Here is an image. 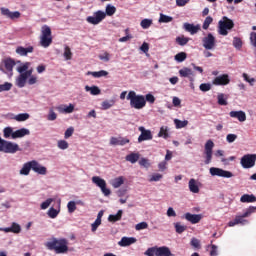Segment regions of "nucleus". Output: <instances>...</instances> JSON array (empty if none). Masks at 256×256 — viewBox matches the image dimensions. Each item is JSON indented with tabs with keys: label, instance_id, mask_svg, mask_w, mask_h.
<instances>
[{
	"label": "nucleus",
	"instance_id": "1",
	"mask_svg": "<svg viewBox=\"0 0 256 256\" xmlns=\"http://www.w3.org/2000/svg\"><path fill=\"white\" fill-rule=\"evenodd\" d=\"M116 12H117V8H115V6L113 5L108 4L106 6V12L98 10L94 12L93 16H88L86 18V21L91 25H99V23H101V21H103V19H105L107 15L108 17H112V15H115Z\"/></svg>",
	"mask_w": 256,
	"mask_h": 256
},
{
	"label": "nucleus",
	"instance_id": "2",
	"mask_svg": "<svg viewBox=\"0 0 256 256\" xmlns=\"http://www.w3.org/2000/svg\"><path fill=\"white\" fill-rule=\"evenodd\" d=\"M44 246L48 251H54L56 255H61L65 253V238H49L45 243Z\"/></svg>",
	"mask_w": 256,
	"mask_h": 256
},
{
	"label": "nucleus",
	"instance_id": "3",
	"mask_svg": "<svg viewBox=\"0 0 256 256\" xmlns=\"http://www.w3.org/2000/svg\"><path fill=\"white\" fill-rule=\"evenodd\" d=\"M126 99L130 101V107H132V109H143V107L147 105V100H145V96L137 95L135 91H130Z\"/></svg>",
	"mask_w": 256,
	"mask_h": 256
},
{
	"label": "nucleus",
	"instance_id": "4",
	"mask_svg": "<svg viewBox=\"0 0 256 256\" xmlns=\"http://www.w3.org/2000/svg\"><path fill=\"white\" fill-rule=\"evenodd\" d=\"M1 151L3 153H10L11 155H14V153H17V151H21V148H19V144L15 142L3 140Z\"/></svg>",
	"mask_w": 256,
	"mask_h": 256
},
{
	"label": "nucleus",
	"instance_id": "5",
	"mask_svg": "<svg viewBox=\"0 0 256 256\" xmlns=\"http://www.w3.org/2000/svg\"><path fill=\"white\" fill-rule=\"evenodd\" d=\"M202 46L206 51H213L217 47V40L213 34L209 33L207 36L202 38Z\"/></svg>",
	"mask_w": 256,
	"mask_h": 256
},
{
	"label": "nucleus",
	"instance_id": "6",
	"mask_svg": "<svg viewBox=\"0 0 256 256\" xmlns=\"http://www.w3.org/2000/svg\"><path fill=\"white\" fill-rule=\"evenodd\" d=\"M92 183H94V185H96L101 189L105 197H109V195H111V190L107 188V182L101 177L99 176L92 177Z\"/></svg>",
	"mask_w": 256,
	"mask_h": 256
},
{
	"label": "nucleus",
	"instance_id": "7",
	"mask_svg": "<svg viewBox=\"0 0 256 256\" xmlns=\"http://www.w3.org/2000/svg\"><path fill=\"white\" fill-rule=\"evenodd\" d=\"M255 162L256 154H245L240 160V165H242L243 169H251L255 167Z\"/></svg>",
	"mask_w": 256,
	"mask_h": 256
},
{
	"label": "nucleus",
	"instance_id": "8",
	"mask_svg": "<svg viewBox=\"0 0 256 256\" xmlns=\"http://www.w3.org/2000/svg\"><path fill=\"white\" fill-rule=\"evenodd\" d=\"M3 65L4 67H0V71H2V73H5L9 78L13 77V67L17 65L15 60L7 58L3 61Z\"/></svg>",
	"mask_w": 256,
	"mask_h": 256
},
{
	"label": "nucleus",
	"instance_id": "9",
	"mask_svg": "<svg viewBox=\"0 0 256 256\" xmlns=\"http://www.w3.org/2000/svg\"><path fill=\"white\" fill-rule=\"evenodd\" d=\"M213 147H215V143L213 140H208L204 146V155H205V165H209L213 159Z\"/></svg>",
	"mask_w": 256,
	"mask_h": 256
},
{
	"label": "nucleus",
	"instance_id": "10",
	"mask_svg": "<svg viewBox=\"0 0 256 256\" xmlns=\"http://www.w3.org/2000/svg\"><path fill=\"white\" fill-rule=\"evenodd\" d=\"M210 175H212V177H223L224 179H231V177H233V172L217 167H211Z\"/></svg>",
	"mask_w": 256,
	"mask_h": 256
},
{
	"label": "nucleus",
	"instance_id": "11",
	"mask_svg": "<svg viewBox=\"0 0 256 256\" xmlns=\"http://www.w3.org/2000/svg\"><path fill=\"white\" fill-rule=\"evenodd\" d=\"M233 27H235V23L233 22V20L229 19L226 16H224L222 20L219 21L220 33H227V31H231Z\"/></svg>",
	"mask_w": 256,
	"mask_h": 256
},
{
	"label": "nucleus",
	"instance_id": "12",
	"mask_svg": "<svg viewBox=\"0 0 256 256\" xmlns=\"http://www.w3.org/2000/svg\"><path fill=\"white\" fill-rule=\"evenodd\" d=\"M138 130L141 132L140 136L138 137V143H143V141H151V139H153L151 130H146L143 126H140Z\"/></svg>",
	"mask_w": 256,
	"mask_h": 256
},
{
	"label": "nucleus",
	"instance_id": "13",
	"mask_svg": "<svg viewBox=\"0 0 256 256\" xmlns=\"http://www.w3.org/2000/svg\"><path fill=\"white\" fill-rule=\"evenodd\" d=\"M213 85L217 86H225L229 85L231 83V79L229 78L228 74H222L220 76H217L213 81Z\"/></svg>",
	"mask_w": 256,
	"mask_h": 256
},
{
	"label": "nucleus",
	"instance_id": "14",
	"mask_svg": "<svg viewBox=\"0 0 256 256\" xmlns=\"http://www.w3.org/2000/svg\"><path fill=\"white\" fill-rule=\"evenodd\" d=\"M32 170L34 173H37V175H47V168L43 165H41L37 160L31 161Z\"/></svg>",
	"mask_w": 256,
	"mask_h": 256
},
{
	"label": "nucleus",
	"instance_id": "15",
	"mask_svg": "<svg viewBox=\"0 0 256 256\" xmlns=\"http://www.w3.org/2000/svg\"><path fill=\"white\" fill-rule=\"evenodd\" d=\"M0 11H1V15H3L4 17H7L8 19L14 20V19H19V17H21V12L19 11L11 12V10L5 7H2Z\"/></svg>",
	"mask_w": 256,
	"mask_h": 256
},
{
	"label": "nucleus",
	"instance_id": "16",
	"mask_svg": "<svg viewBox=\"0 0 256 256\" xmlns=\"http://www.w3.org/2000/svg\"><path fill=\"white\" fill-rule=\"evenodd\" d=\"M51 43H53V36H51V33H42V35L40 36L41 47L47 49V47H49Z\"/></svg>",
	"mask_w": 256,
	"mask_h": 256
},
{
	"label": "nucleus",
	"instance_id": "17",
	"mask_svg": "<svg viewBox=\"0 0 256 256\" xmlns=\"http://www.w3.org/2000/svg\"><path fill=\"white\" fill-rule=\"evenodd\" d=\"M15 51H16V54L19 55L20 57H27L29 53H33V51H35V48L33 46H28V47L18 46Z\"/></svg>",
	"mask_w": 256,
	"mask_h": 256
},
{
	"label": "nucleus",
	"instance_id": "18",
	"mask_svg": "<svg viewBox=\"0 0 256 256\" xmlns=\"http://www.w3.org/2000/svg\"><path fill=\"white\" fill-rule=\"evenodd\" d=\"M229 116L232 117V119H238L240 123H245V121H247V114H245L243 110L231 111Z\"/></svg>",
	"mask_w": 256,
	"mask_h": 256
},
{
	"label": "nucleus",
	"instance_id": "19",
	"mask_svg": "<svg viewBox=\"0 0 256 256\" xmlns=\"http://www.w3.org/2000/svg\"><path fill=\"white\" fill-rule=\"evenodd\" d=\"M134 243H137V238L134 237H122L121 240L118 242V245L120 247H129L133 245Z\"/></svg>",
	"mask_w": 256,
	"mask_h": 256
},
{
	"label": "nucleus",
	"instance_id": "20",
	"mask_svg": "<svg viewBox=\"0 0 256 256\" xmlns=\"http://www.w3.org/2000/svg\"><path fill=\"white\" fill-rule=\"evenodd\" d=\"M183 29L187 33H199V31H201V25H199V24L194 25V24H190V23H184L183 24Z\"/></svg>",
	"mask_w": 256,
	"mask_h": 256
},
{
	"label": "nucleus",
	"instance_id": "21",
	"mask_svg": "<svg viewBox=\"0 0 256 256\" xmlns=\"http://www.w3.org/2000/svg\"><path fill=\"white\" fill-rule=\"evenodd\" d=\"M186 221H189L190 223H192V225H195L197 223H199V221H201L202 216L201 214H191V213H186L184 215Z\"/></svg>",
	"mask_w": 256,
	"mask_h": 256
},
{
	"label": "nucleus",
	"instance_id": "22",
	"mask_svg": "<svg viewBox=\"0 0 256 256\" xmlns=\"http://www.w3.org/2000/svg\"><path fill=\"white\" fill-rule=\"evenodd\" d=\"M127 143H130V140L125 137H111L110 139V145H127Z\"/></svg>",
	"mask_w": 256,
	"mask_h": 256
},
{
	"label": "nucleus",
	"instance_id": "23",
	"mask_svg": "<svg viewBox=\"0 0 256 256\" xmlns=\"http://www.w3.org/2000/svg\"><path fill=\"white\" fill-rule=\"evenodd\" d=\"M26 135H31V131L27 128H20L13 133V139H22Z\"/></svg>",
	"mask_w": 256,
	"mask_h": 256
},
{
	"label": "nucleus",
	"instance_id": "24",
	"mask_svg": "<svg viewBox=\"0 0 256 256\" xmlns=\"http://www.w3.org/2000/svg\"><path fill=\"white\" fill-rule=\"evenodd\" d=\"M249 223V220H246L241 215L236 216L234 220L230 221L228 223V227H235V225H247Z\"/></svg>",
	"mask_w": 256,
	"mask_h": 256
},
{
	"label": "nucleus",
	"instance_id": "25",
	"mask_svg": "<svg viewBox=\"0 0 256 256\" xmlns=\"http://www.w3.org/2000/svg\"><path fill=\"white\" fill-rule=\"evenodd\" d=\"M156 256H173L171 249L167 246L157 247Z\"/></svg>",
	"mask_w": 256,
	"mask_h": 256
},
{
	"label": "nucleus",
	"instance_id": "26",
	"mask_svg": "<svg viewBox=\"0 0 256 256\" xmlns=\"http://www.w3.org/2000/svg\"><path fill=\"white\" fill-rule=\"evenodd\" d=\"M29 117H31L29 113H20L17 115H12L11 119H13L14 121H17L18 123H23L27 121Z\"/></svg>",
	"mask_w": 256,
	"mask_h": 256
},
{
	"label": "nucleus",
	"instance_id": "27",
	"mask_svg": "<svg viewBox=\"0 0 256 256\" xmlns=\"http://www.w3.org/2000/svg\"><path fill=\"white\" fill-rule=\"evenodd\" d=\"M31 169H32L31 161L26 162L23 164L22 168L20 169L19 174L27 176L29 175V173H31Z\"/></svg>",
	"mask_w": 256,
	"mask_h": 256
},
{
	"label": "nucleus",
	"instance_id": "28",
	"mask_svg": "<svg viewBox=\"0 0 256 256\" xmlns=\"http://www.w3.org/2000/svg\"><path fill=\"white\" fill-rule=\"evenodd\" d=\"M241 203H255L256 202V196L253 194H244L240 198Z\"/></svg>",
	"mask_w": 256,
	"mask_h": 256
},
{
	"label": "nucleus",
	"instance_id": "29",
	"mask_svg": "<svg viewBox=\"0 0 256 256\" xmlns=\"http://www.w3.org/2000/svg\"><path fill=\"white\" fill-rule=\"evenodd\" d=\"M27 83V76L25 74H20L16 79V85L19 89H23Z\"/></svg>",
	"mask_w": 256,
	"mask_h": 256
},
{
	"label": "nucleus",
	"instance_id": "30",
	"mask_svg": "<svg viewBox=\"0 0 256 256\" xmlns=\"http://www.w3.org/2000/svg\"><path fill=\"white\" fill-rule=\"evenodd\" d=\"M121 217H123V210H118L115 215H109L108 221H110V223H117V221H121Z\"/></svg>",
	"mask_w": 256,
	"mask_h": 256
},
{
	"label": "nucleus",
	"instance_id": "31",
	"mask_svg": "<svg viewBox=\"0 0 256 256\" xmlns=\"http://www.w3.org/2000/svg\"><path fill=\"white\" fill-rule=\"evenodd\" d=\"M139 153L132 152L126 156V161H129V163H137L139 161Z\"/></svg>",
	"mask_w": 256,
	"mask_h": 256
},
{
	"label": "nucleus",
	"instance_id": "32",
	"mask_svg": "<svg viewBox=\"0 0 256 256\" xmlns=\"http://www.w3.org/2000/svg\"><path fill=\"white\" fill-rule=\"evenodd\" d=\"M29 67H31V63L25 62L23 64H20V66H17L16 71L20 73V75H23V73H26Z\"/></svg>",
	"mask_w": 256,
	"mask_h": 256
},
{
	"label": "nucleus",
	"instance_id": "33",
	"mask_svg": "<svg viewBox=\"0 0 256 256\" xmlns=\"http://www.w3.org/2000/svg\"><path fill=\"white\" fill-rule=\"evenodd\" d=\"M189 190L191 193H199V186L197 185V181L193 178L189 181Z\"/></svg>",
	"mask_w": 256,
	"mask_h": 256
},
{
	"label": "nucleus",
	"instance_id": "34",
	"mask_svg": "<svg viewBox=\"0 0 256 256\" xmlns=\"http://www.w3.org/2000/svg\"><path fill=\"white\" fill-rule=\"evenodd\" d=\"M232 45L237 49V51H241V49H243V40L239 37H234Z\"/></svg>",
	"mask_w": 256,
	"mask_h": 256
},
{
	"label": "nucleus",
	"instance_id": "35",
	"mask_svg": "<svg viewBox=\"0 0 256 256\" xmlns=\"http://www.w3.org/2000/svg\"><path fill=\"white\" fill-rule=\"evenodd\" d=\"M88 75H92V77H95V79H99V77H107L109 75V72L105 70H100L98 72H88Z\"/></svg>",
	"mask_w": 256,
	"mask_h": 256
},
{
	"label": "nucleus",
	"instance_id": "36",
	"mask_svg": "<svg viewBox=\"0 0 256 256\" xmlns=\"http://www.w3.org/2000/svg\"><path fill=\"white\" fill-rule=\"evenodd\" d=\"M85 91H90L91 95H100L101 89L97 86H85Z\"/></svg>",
	"mask_w": 256,
	"mask_h": 256
},
{
	"label": "nucleus",
	"instance_id": "37",
	"mask_svg": "<svg viewBox=\"0 0 256 256\" xmlns=\"http://www.w3.org/2000/svg\"><path fill=\"white\" fill-rule=\"evenodd\" d=\"M180 77H189L190 75H193V70L191 68H182L179 70Z\"/></svg>",
	"mask_w": 256,
	"mask_h": 256
},
{
	"label": "nucleus",
	"instance_id": "38",
	"mask_svg": "<svg viewBox=\"0 0 256 256\" xmlns=\"http://www.w3.org/2000/svg\"><path fill=\"white\" fill-rule=\"evenodd\" d=\"M123 183H125V180H123V176H120L113 180L112 186L114 187V189H119V187H121V185H123Z\"/></svg>",
	"mask_w": 256,
	"mask_h": 256
},
{
	"label": "nucleus",
	"instance_id": "39",
	"mask_svg": "<svg viewBox=\"0 0 256 256\" xmlns=\"http://www.w3.org/2000/svg\"><path fill=\"white\" fill-rule=\"evenodd\" d=\"M3 133L5 139H13V133H15V131H13V128L11 127H6L4 128Z\"/></svg>",
	"mask_w": 256,
	"mask_h": 256
},
{
	"label": "nucleus",
	"instance_id": "40",
	"mask_svg": "<svg viewBox=\"0 0 256 256\" xmlns=\"http://www.w3.org/2000/svg\"><path fill=\"white\" fill-rule=\"evenodd\" d=\"M11 89H13V84L11 82L0 84V93H3V91H11Z\"/></svg>",
	"mask_w": 256,
	"mask_h": 256
},
{
	"label": "nucleus",
	"instance_id": "41",
	"mask_svg": "<svg viewBox=\"0 0 256 256\" xmlns=\"http://www.w3.org/2000/svg\"><path fill=\"white\" fill-rule=\"evenodd\" d=\"M174 123L176 125V129H183L186 125H189V121L187 120L181 121L179 119H175Z\"/></svg>",
	"mask_w": 256,
	"mask_h": 256
},
{
	"label": "nucleus",
	"instance_id": "42",
	"mask_svg": "<svg viewBox=\"0 0 256 256\" xmlns=\"http://www.w3.org/2000/svg\"><path fill=\"white\" fill-rule=\"evenodd\" d=\"M68 213H75L77 211V202L70 201L67 204Z\"/></svg>",
	"mask_w": 256,
	"mask_h": 256
},
{
	"label": "nucleus",
	"instance_id": "43",
	"mask_svg": "<svg viewBox=\"0 0 256 256\" xmlns=\"http://www.w3.org/2000/svg\"><path fill=\"white\" fill-rule=\"evenodd\" d=\"M142 29H149L151 25H153V20L151 19H143L140 23Z\"/></svg>",
	"mask_w": 256,
	"mask_h": 256
},
{
	"label": "nucleus",
	"instance_id": "44",
	"mask_svg": "<svg viewBox=\"0 0 256 256\" xmlns=\"http://www.w3.org/2000/svg\"><path fill=\"white\" fill-rule=\"evenodd\" d=\"M187 59V53L185 52H180L175 55V61H178V63H183Z\"/></svg>",
	"mask_w": 256,
	"mask_h": 256
},
{
	"label": "nucleus",
	"instance_id": "45",
	"mask_svg": "<svg viewBox=\"0 0 256 256\" xmlns=\"http://www.w3.org/2000/svg\"><path fill=\"white\" fill-rule=\"evenodd\" d=\"M47 215H48V217H50V219H55L59 215V210L51 207L48 210Z\"/></svg>",
	"mask_w": 256,
	"mask_h": 256
},
{
	"label": "nucleus",
	"instance_id": "46",
	"mask_svg": "<svg viewBox=\"0 0 256 256\" xmlns=\"http://www.w3.org/2000/svg\"><path fill=\"white\" fill-rule=\"evenodd\" d=\"M217 99H218V105L225 106L228 104L227 97H225V94H223V93L218 94Z\"/></svg>",
	"mask_w": 256,
	"mask_h": 256
},
{
	"label": "nucleus",
	"instance_id": "47",
	"mask_svg": "<svg viewBox=\"0 0 256 256\" xmlns=\"http://www.w3.org/2000/svg\"><path fill=\"white\" fill-rule=\"evenodd\" d=\"M171 21H173V17L160 14L159 23H171Z\"/></svg>",
	"mask_w": 256,
	"mask_h": 256
},
{
	"label": "nucleus",
	"instance_id": "48",
	"mask_svg": "<svg viewBox=\"0 0 256 256\" xmlns=\"http://www.w3.org/2000/svg\"><path fill=\"white\" fill-rule=\"evenodd\" d=\"M176 43L181 46L187 45V43H189V38H186L185 36H178L176 38Z\"/></svg>",
	"mask_w": 256,
	"mask_h": 256
},
{
	"label": "nucleus",
	"instance_id": "49",
	"mask_svg": "<svg viewBox=\"0 0 256 256\" xmlns=\"http://www.w3.org/2000/svg\"><path fill=\"white\" fill-rule=\"evenodd\" d=\"M113 105H115V100H106V101L102 102V108L105 110L111 109V107H113Z\"/></svg>",
	"mask_w": 256,
	"mask_h": 256
},
{
	"label": "nucleus",
	"instance_id": "50",
	"mask_svg": "<svg viewBox=\"0 0 256 256\" xmlns=\"http://www.w3.org/2000/svg\"><path fill=\"white\" fill-rule=\"evenodd\" d=\"M12 233H21V225L17 222H13L10 226Z\"/></svg>",
	"mask_w": 256,
	"mask_h": 256
},
{
	"label": "nucleus",
	"instance_id": "51",
	"mask_svg": "<svg viewBox=\"0 0 256 256\" xmlns=\"http://www.w3.org/2000/svg\"><path fill=\"white\" fill-rule=\"evenodd\" d=\"M144 255H147V256H157V246L148 248L145 251Z\"/></svg>",
	"mask_w": 256,
	"mask_h": 256
},
{
	"label": "nucleus",
	"instance_id": "52",
	"mask_svg": "<svg viewBox=\"0 0 256 256\" xmlns=\"http://www.w3.org/2000/svg\"><path fill=\"white\" fill-rule=\"evenodd\" d=\"M53 203L52 198H48L46 201L42 202L40 208L42 210L49 209L50 205Z\"/></svg>",
	"mask_w": 256,
	"mask_h": 256
},
{
	"label": "nucleus",
	"instance_id": "53",
	"mask_svg": "<svg viewBox=\"0 0 256 256\" xmlns=\"http://www.w3.org/2000/svg\"><path fill=\"white\" fill-rule=\"evenodd\" d=\"M190 245L194 247V249H201V241L197 238H192L190 241Z\"/></svg>",
	"mask_w": 256,
	"mask_h": 256
},
{
	"label": "nucleus",
	"instance_id": "54",
	"mask_svg": "<svg viewBox=\"0 0 256 256\" xmlns=\"http://www.w3.org/2000/svg\"><path fill=\"white\" fill-rule=\"evenodd\" d=\"M158 137H163L164 139H168L169 138V132H167V128L161 127L160 131L158 133Z\"/></svg>",
	"mask_w": 256,
	"mask_h": 256
},
{
	"label": "nucleus",
	"instance_id": "55",
	"mask_svg": "<svg viewBox=\"0 0 256 256\" xmlns=\"http://www.w3.org/2000/svg\"><path fill=\"white\" fill-rule=\"evenodd\" d=\"M175 229H176V233L181 234V233H184V231L187 230V226H183V225H181V223L177 222L175 224Z\"/></svg>",
	"mask_w": 256,
	"mask_h": 256
},
{
	"label": "nucleus",
	"instance_id": "56",
	"mask_svg": "<svg viewBox=\"0 0 256 256\" xmlns=\"http://www.w3.org/2000/svg\"><path fill=\"white\" fill-rule=\"evenodd\" d=\"M139 165L141 167H145V169H149V167H151V163L149 162V159H147V158H142L139 161Z\"/></svg>",
	"mask_w": 256,
	"mask_h": 256
},
{
	"label": "nucleus",
	"instance_id": "57",
	"mask_svg": "<svg viewBox=\"0 0 256 256\" xmlns=\"http://www.w3.org/2000/svg\"><path fill=\"white\" fill-rule=\"evenodd\" d=\"M242 77L244 81H246L247 83H249V85L253 87V84L255 83V78L249 77V74L247 73H243Z\"/></svg>",
	"mask_w": 256,
	"mask_h": 256
},
{
	"label": "nucleus",
	"instance_id": "58",
	"mask_svg": "<svg viewBox=\"0 0 256 256\" xmlns=\"http://www.w3.org/2000/svg\"><path fill=\"white\" fill-rule=\"evenodd\" d=\"M73 58V52H71V48L69 46L65 47V60L70 61Z\"/></svg>",
	"mask_w": 256,
	"mask_h": 256
},
{
	"label": "nucleus",
	"instance_id": "59",
	"mask_svg": "<svg viewBox=\"0 0 256 256\" xmlns=\"http://www.w3.org/2000/svg\"><path fill=\"white\" fill-rule=\"evenodd\" d=\"M200 91H203L204 93H207V91H211V84L209 83H202L199 86Z\"/></svg>",
	"mask_w": 256,
	"mask_h": 256
},
{
	"label": "nucleus",
	"instance_id": "60",
	"mask_svg": "<svg viewBox=\"0 0 256 256\" xmlns=\"http://www.w3.org/2000/svg\"><path fill=\"white\" fill-rule=\"evenodd\" d=\"M147 227H149V224H147V222H140L136 224L135 229L136 231H142L143 229H147Z\"/></svg>",
	"mask_w": 256,
	"mask_h": 256
},
{
	"label": "nucleus",
	"instance_id": "61",
	"mask_svg": "<svg viewBox=\"0 0 256 256\" xmlns=\"http://www.w3.org/2000/svg\"><path fill=\"white\" fill-rule=\"evenodd\" d=\"M213 23V18L211 16L206 17L203 23V29H209V25Z\"/></svg>",
	"mask_w": 256,
	"mask_h": 256
},
{
	"label": "nucleus",
	"instance_id": "62",
	"mask_svg": "<svg viewBox=\"0 0 256 256\" xmlns=\"http://www.w3.org/2000/svg\"><path fill=\"white\" fill-rule=\"evenodd\" d=\"M208 247H211L210 256H217V255H219V253L217 252V245L211 244V245H208Z\"/></svg>",
	"mask_w": 256,
	"mask_h": 256
},
{
	"label": "nucleus",
	"instance_id": "63",
	"mask_svg": "<svg viewBox=\"0 0 256 256\" xmlns=\"http://www.w3.org/2000/svg\"><path fill=\"white\" fill-rule=\"evenodd\" d=\"M236 140H237V134H228L226 136V141L228 143H234V141H236Z\"/></svg>",
	"mask_w": 256,
	"mask_h": 256
},
{
	"label": "nucleus",
	"instance_id": "64",
	"mask_svg": "<svg viewBox=\"0 0 256 256\" xmlns=\"http://www.w3.org/2000/svg\"><path fill=\"white\" fill-rule=\"evenodd\" d=\"M250 43L253 47L256 48V33H251L250 34Z\"/></svg>",
	"mask_w": 256,
	"mask_h": 256
}]
</instances>
